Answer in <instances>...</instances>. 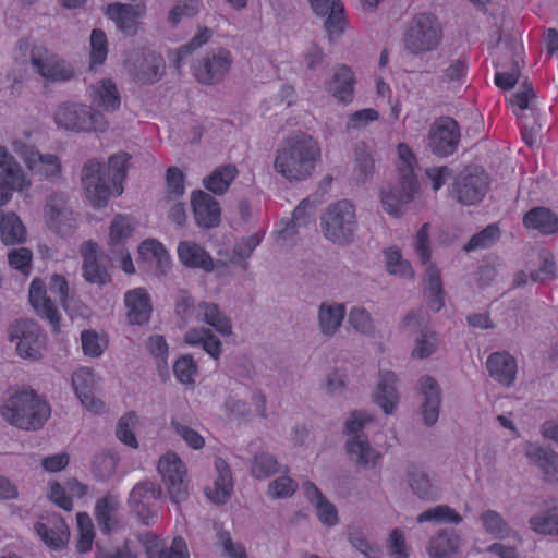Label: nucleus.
Wrapping results in <instances>:
<instances>
[{"mask_svg":"<svg viewBox=\"0 0 558 558\" xmlns=\"http://www.w3.org/2000/svg\"><path fill=\"white\" fill-rule=\"evenodd\" d=\"M345 306L339 304L336 306L322 305L319 308V324L323 333L333 335L340 327L344 318Z\"/></svg>","mask_w":558,"mask_h":558,"instance_id":"09e8293b","label":"nucleus"},{"mask_svg":"<svg viewBox=\"0 0 558 558\" xmlns=\"http://www.w3.org/2000/svg\"><path fill=\"white\" fill-rule=\"evenodd\" d=\"M65 198L61 194L51 195L45 205V218L49 228L53 229L58 233H63L64 220L68 219L71 211H68L65 207Z\"/></svg>","mask_w":558,"mask_h":558,"instance_id":"ea45409f","label":"nucleus"},{"mask_svg":"<svg viewBox=\"0 0 558 558\" xmlns=\"http://www.w3.org/2000/svg\"><path fill=\"white\" fill-rule=\"evenodd\" d=\"M310 4L317 16L327 17L325 28L330 39L343 33L344 5L340 0H310Z\"/></svg>","mask_w":558,"mask_h":558,"instance_id":"aec40b11","label":"nucleus"},{"mask_svg":"<svg viewBox=\"0 0 558 558\" xmlns=\"http://www.w3.org/2000/svg\"><path fill=\"white\" fill-rule=\"evenodd\" d=\"M437 522V523H460L462 521L461 515L451 509L447 505H439L433 508H429L417 517L418 523L424 522Z\"/></svg>","mask_w":558,"mask_h":558,"instance_id":"603ef678","label":"nucleus"},{"mask_svg":"<svg viewBox=\"0 0 558 558\" xmlns=\"http://www.w3.org/2000/svg\"><path fill=\"white\" fill-rule=\"evenodd\" d=\"M202 7V0H178L177 4L169 11L168 22L175 26L184 17L195 16Z\"/></svg>","mask_w":558,"mask_h":558,"instance_id":"e2e57ef3","label":"nucleus"},{"mask_svg":"<svg viewBox=\"0 0 558 558\" xmlns=\"http://www.w3.org/2000/svg\"><path fill=\"white\" fill-rule=\"evenodd\" d=\"M489 375L504 386H511L517 375V361L508 352H494L486 362Z\"/></svg>","mask_w":558,"mask_h":558,"instance_id":"5701e85b","label":"nucleus"},{"mask_svg":"<svg viewBox=\"0 0 558 558\" xmlns=\"http://www.w3.org/2000/svg\"><path fill=\"white\" fill-rule=\"evenodd\" d=\"M239 171L233 165H226L215 169L208 177L204 178L205 189L214 194L222 195L238 177Z\"/></svg>","mask_w":558,"mask_h":558,"instance_id":"a19ab883","label":"nucleus"},{"mask_svg":"<svg viewBox=\"0 0 558 558\" xmlns=\"http://www.w3.org/2000/svg\"><path fill=\"white\" fill-rule=\"evenodd\" d=\"M11 341L17 339L16 351L23 359L38 360L41 356L44 338L40 327L31 319H17L9 330Z\"/></svg>","mask_w":558,"mask_h":558,"instance_id":"9b49d317","label":"nucleus"},{"mask_svg":"<svg viewBox=\"0 0 558 558\" xmlns=\"http://www.w3.org/2000/svg\"><path fill=\"white\" fill-rule=\"evenodd\" d=\"M398 378L393 372L385 371L379 373V380L374 393V401L386 414H390L396 409L399 395L396 389Z\"/></svg>","mask_w":558,"mask_h":558,"instance_id":"cd10ccee","label":"nucleus"},{"mask_svg":"<svg viewBox=\"0 0 558 558\" xmlns=\"http://www.w3.org/2000/svg\"><path fill=\"white\" fill-rule=\"evenodd\" d=\"M460 543L457 533L442 531L432 537L427 550L430 558H456Z\"/></svg>","mask_w":558,"mask_h":558,"instance_id":"4c0bfd02","label":"nucleus"},{"mask_svg":"<svg viewBox=\"0 0 558 558\" xmlns=\"http://www.w3.org/2000/svg\"><path fill=\"white\" fill-rule=\"evenodd\" d=\"M144 60L134 74L135 81L141 84H153L157 82L165 69V61L161 54L148 51L144 53Z\"/></svg>","mask_w":558,"mask_h":558,"instance_id":"79ce46f5","label":"nucleus"},{"mask_svg":"<svg viewBox=\"0 0 558 558\" xmlns=\"http://www.w3.org/2000/svg\"><path fill=\"white\" fill-rule=\"evenodd\" d=\"M303 492L307 500L315 507L319 521L328 526H333L338 522V512L336 507L329 502L319 488L311 481L303 484Z\"/></svg>","mask_w":558,"mask_h":558,"instance_id":"7c9ffc66","label":"nucleus"},{"mask_svg":"<svg viewBox=\"0 0 558 558\" xmlns=\"http://www.w3.org/2000/svg\"><path fill=\"white\" fill-rule=\"evenodd\" d=\"M199 310L203 312L204 320L218 332L223 336L231 333L232 327L230 320L220 312L216 304L202 303L199 304Z\"/></svg>","mask_w":558,"mask_h":558,"instance_id":"864d4df0","label":"nucleus"},{"mask_svg":"<svg viewBox=\"0 0 558 558\" xmlns=\"http://www.w3.org/2000/svg\"><path fill=\"white\" fill-rule=\"evenodd\" d=\"M133 223L131 218L123 215H117L110 226V243L118 245L123 243L132 233Z\"/></svg>","mask_w":558,"mask_h":558,"instance_id":"69168bd1","label":"nucleus"},{"mask_svg":"<svg viewBox=\"0 0 558 558\" xmlns=\"http://www.w3.org/2000/svg\"><path fill=\"white\" fill-rule=\"evenodd\" d=\"M148 558H190L187 545L181 536L172 539L170 547H166L162 539L151 535L145 542Z\"/></svg>","mask_w":558,"mask_h":558,"instance_id":"2f4dec72","label":"nucleus"},{"mask_svg":"<svg viewBox=\"0 0 558 558\" xmlns=\"http://www.w3.org/2000/svg\"><path fill=\"white\" fill-rule=\"evenodd\" d=\"M145 13V4L136 5L125 3H111L107 8V15L116 23L117 27L126 34H134L138 19Z\"/></svg>","mask_w":558,"mask_h":558,"instance_id":"4be33fe9","label":"nucleus"},{"mask_svg":"<svg viewBox=\"0 0 558 558\" xmlns=\"http://www.w3.org/2000/svg\"><path fill=\"white\" fill-rule=\"evenodd\" d=\"M440 38L441 28L437 19L430 13H418L405 33L404 44L408 50L418 53L436 48Z\"/></svg>","mask_w":558,"mask_h":558,"instance_id":"0eeeda50","label":"nucleus"},{"mask_svg":"<svg viewBox=\"0 0 558 558\" xmlns=\"http://www.w3.org/2000/svg\"><path fill=\"white\" fill-rule=\"evenodd\" d=\"M158 472L172 502L180 504L187 495L186 468L173 452H167L158 462Z\"/></svg>","mask_w":558,"mask_h":558,"instance_id":"9d476101","label":"nucleus"},{"mask_svg":"<svg viewBox=\"0 0 558 558\" xmlns=\"http://www.w3.org/2000/svg\"><path fill=\"white\" fill-rule=\"evenodd\" d=\"M81 254L84 259L83 276L92 283L105 284L110 280L106 268L98 262V245L93 241H86L81 245Z\"/></svg>","mask_w":558,"mask_h":558,"instance_id":"b1692460","label":"nucleus"},{"mask_svg":"<svg viewBox=\"0 0 558 558\" xmlns=\"http://www.w3.org/2000/svg\"><path fill=\"white\" fill-rule=\"evenodd\" d=\"M211 37V32L207 27L201 28L196 35L187 43L186 45L180 47L179 49L171 51L169 53V58L172 62V65L177 71H180L186 57H189L194 50L202 47L206 44Z\"/></svg>","mask_w":558,"mask_h":558,"instance_id":"49530a36","label":"nucleus"},{"mask_svg":"<svg viewBox=\"0 0 558 558\" xmlns=\"http://www.w3.org/2000/svg\"><path fill=\"white\" fill-rule=\"evenodd\" d=\"M386 258L387 271L402 278L412 279L414 276L413 268L408 260H404L401 251L398 247H388L384 251Z\"/></svg>","mask_w":558,"mask_h":558,"instance_id":"8fccbe9b","label":"nucleus"},{"mask_svg":"<svg viewBox=\"0 0 558 558\" xmlns=\"http://www.w3.org/2000/svg\"><path fill=\"white\" fill-rule=\"evenodd\" d=\"M178 255L181 263L186 267L201 268L205 271H211L214 268V262L209 253L194 242H180Z\"/></svg>","mask_w":558,"mask_h":558,"instance_id":"c9c22d12","label":"nucleus"},{"mask_svg":"<svg viewBox=\"0 0 558 558\" xmlns=\"http://www.w3.org/2000/svg\"><path fill=\"white\" fill-rule=\"evenodd\" d=\"M31 63L35 72L48 81H68L74 75V70L69 63L49 53L44 47L32 48Z\"/></svg>","mask_w":558,"mask_h":558,"instance_id":"2eb2a0df","label":"nucleus"},{"mask_svg":"<svg viewBox=\"0 0 558 558\" xmlns=\"http://www.w3.org/2000/svg\"><path fill=\"white\" fill-rule=\"evenodd\" d=\"M125 305L128 307V318L131 324L143 325L150 318L153 306L147 291L137 288L125 294Z\"/></svg>","mask_w":558,"mask_h":558,"instance_id":"bb28decb","label":"nucleus"},{"mask_svg":"<svg viewBox=\"0 0 558 558\" xmlns=\"http://www.w3.org/2000/svg\"><path fill=\"white\" fill-rule=\"evenodd\" d=\"M481 522L485 531L495 538H505L510 535L511 530L505 522L502 517L494 511L486 510L480 515Z\"/></svg>","mask_w":558,"mask_h":558,"instance_id":"4d7b16f0","label":"nucleus"},{"mask_svg":"<svg viewBox=\"0 0 558 558\" xmlns=\"http://www.w3.org/2000/svg\"><path fill=\"white\" fill-rule=\"evenodd\" d=\"M0 235L2 242L7 245L22 243L25 240V227L15 213H8L1 216Z\"/></svg>","mask_w":558,"mask_h":558,"instance_id":"37998d69","label":"nucleus"},{"mask_svg":"<svg viewBox=\"0 0 558 558\" xmlns=\"http://www.w3.org/2000/svg\"><path fill=\"white\" fill-rule=\"evenodd\" d=\"M191 206L196 225L199 228L211 229L221 221L220 204L202 190L192 193Z\"/></svg>","mask_w":558,"mask_h":558,"instance_id":"a211bd4d","label":"nucleus"},{"mask_svg":"<svg viewBox=\"0 0 558 558\" xmlns=\"http://www.w3.org/2000/svg\"><path fill=\"white\" fill-rule=\"evenodd\" d=\"M28 299L35 312L46 318L53 327V330L57 331L61 317L54 303L47 296L46 284L41 279H33L29 287Z\"/></svg>","mask_w":558,"mask_h":558,"instance_id":"412c9836","label":"nucleus"},{"mask_svg":"<svg viewBox=\"0 0 558 558\" xmlns=\"http://www.w3.org/2000/svg\"><path fill=\"white\" fill-rule=\"evenodd\" d=\"M161 497V488L153 482L136 484L130 493L129 504L144 525H149L155 517L150 507L153 501Z\"/></svg>","mask_w":558,"mask_h":558,"instance_id":"f3484780","label":"nucleus"},{"mask_svg":"<svg viewBox=\"0 0 558 558\" xmlns=\"http://www.w3.org/2000/svg\"><path fill=\"white\" fill-rule=\"evenodd\" d=\"M0 206L5 205L12 197L13 191H22L31 185L21 166L0 146Z\"/></svg>","mask_w":558,"mask_h":558,"instance_id":"4468645a","label":"nucleus"},{"mask_svg":"<svg viewBox=\"0 0 558 558\" xmlns=\"http://www.w3.org/2000/svg\"><path fill=\"white\" fill-rule=\"evenodd\" d=\"M184 340L191 345H202V348L214 359L218 360L220 355L221 342L209 329L194 328L185 333Z\"/></svg>","mask_w":558,"mask_h":558,"instance_id":"c03bdc74","label":"nucleus"},{"mask_svg":"<svg viewBox=\"0 0 558 558\" xmlns=\"http://www.w3.org/2000/svg\"><path fill=\"white\" fill-rule=\"evenodd\" d=\"M92 102L106 111H114L120 107V95L112 80L102 78L92 86Z\"/></svg>","mask_w":558,"mask_h":558,"instance_id":"e433bc0d","label":"nucleus"},{"mask_svg":"<svg viewBox=\"0 0 558 558\" xmlns=\"http://www.w3.org/2000/svg\"><path fill=\"white\" fill-rule=\"evenodd\" d=\"M49 404L34 390L12 393L0 409L2 417L24 430L40 428L50 416Z\"/></svg>","mask_w":558,"mask_h":558,"instance_id":"7ed1b4c3","label":"nucleus"},{"mask_svg":"<svg viewBox=\"0 0 558 558\" xmlns=\"http://www.w3.org/2000/svg\"><path fill=\"white\" fill-rule=\"evenodd\" d=\"M108 56V39L104 31L95 28L90 34V69L105 63Z\"/></svg>","mask_w":558,"mask_h":558,"instance_id":"6e6d98bb","label":"nucleus"},{"mask_svg":"<svg viewBox=\"0 0 558 558\" xmlns=\"http://www.w3.org/2000/svg\"><path fill=\"white\" fill-rule=\"evenodd\" d=\"M426 282L428 291V306L438 312L445 305L442 282L438 268L435 265H429L426 269Z\"/></svg>","mask_w":558,"mask_h":558,"instance_id":"de8ad7c7","label":"nucleus"},{"mask_svg":"<svg viewBox=\"0 0 558 558\" xmlns=\"http://www.w3.org/2000/svg\"><path fill=\"white\" fill-rule=\"evenodd\" d=\"M354 73L347 65H339L332 78L327 85V89L332 96L342 104H349L354 95Z\"/></svg>","mask_w":558,"mask_h":558,"instance_id":"72a5a7b5","label":"nucleus"},{"mask_svg":"<svg viewBox=\"0 0 558 558\" xmlns=\"http://www.w3.org/2000/svg\"><path fill=\"white\" fill-rule=\"evenodd\" d=\"M278 471V462L269 453H258L252 463V474L256 478H267Z\"/></svg>","mask_w":558,"mask_h":558,"instance_id":"0e129e2a","label":"nucleus"},{"mask_svg":"<svg viewBox=\"0 0 558 558\" xmlns=\"http://www.w3.org/2000/svg\"><path fill=\"white\" fill-rule=\"evenodd\" d=\"M13 150L33 174H38L49 180L60 177L61 163L56 155L40 154L34 146L19 141L13 143Z\"/></svg>","mask_w":558,"mask_h":558,"instance_id":"ddd939ff","label":"nucleus"},{"mask_svg":"<svg viewBox=\"0 0 558 558\" xmlns=\"http://www.w3.org/2000/svg\"><path fill=\"white\" fill-rule=\"evenodd\" d=\"M119 502L116 497L106 495L99 498L95 506V518L105 535H110L117 525L114 514L118 510Z\"/></svg>","mask_w":558,"mask_h":558,"instance_id":"58836bf2","label":"nucleus"},{"mask_svg":"<svg viewBox=\"0 0 558 558\" xmlns=\"http://www.w3.org/2000/svg\"><path fill=\"white\" fill-rule=\"evenodd\" d=\"M137 423V415L135 412H128L118 422L117 425V437L120 441L131 448H137L138 442L133 433V427Z\"/></svg>","mask_w":558,"mask_h":558,"instance_id":"052dcab7","label":"nucleus"},{"mask_svg":"<svg viewBox=\"0 0 558 558\" xmlns=\"http://www.w3.org/2000/svg\"><path fill=\"white\" fill-rule=\"evenodd\" d=\"M522 222L526 229L537 231L543 235L558 232V216L546 207L531 208L524 214Z\"/></svg>","mask_w":558,"mask_h":558,"instance_id":"c85d7f7f","label":"nucleus"},{"mask_svg":"<svg viewBox=\"0 0 558 558\" xmlns=\"http://www.w3.org/2000/svg\"><path fill=\"white\" fill-rule=\"evenodd\" d=\"M56 123L75 132H104L107 126L105 116L81 104H62L54 113Z\"/></svg>","mask_w":558,"mask_h":558,"instance_id":"423d86ee","label":"nucleus"},{"mask_svg":"<svg viewBox=\"0 0 558 558\" xmlns=\"http://www.w3.org/2000/svg\"><path fill=\"white\" fill-rule=\"evenodd\" d=\"M412 490L422 499H435L437 490L430 484L429 478L422 472H413L409 478Z\"/></svg>","mask_w":558,"mask_h":558,"instance_id":"338daca9","label":"nucleus"},{"mask_svg":"<svg viewBox=\"0 0 558 558\" xmlns=\"http://www.w3.org/2000/svg\"><path fill=\"white\" fill-rule=\"evenodd\" d=\"M489 187V177L477 166L465 167L452 183L451 193L463 205L480 203Z\"/></svg>","mask_w":558,"mask_h":558,"instance_id":"6e6552de","label":"nucleus"},{"mask_svg":"<svg viewBox=\"0 0 558 558\" xmlns=\"http://www.w3.org/2000/svg\"><path fill=\"white\" fill-rule=\"evenodd\" d=\"M315 205L308 198L303 199L293 210L292 218L289 221H281L282 228L277 230L281 240H287L296 233V230L314 222Z\"/></svg>","mask_w":558,"mask_h":558,"instance_id":"473e14b6","label":"nucleus"},{"mask_svg":"<svg viewBox=\"0 0 558 558\" xmlns=\"http://www.w3.org/2000/svg\"><path fill=\"white\" fill-rule=\"evenodd\" d=\"M319 158L320 149L316 141L300 132L289 137L278 151L275 168L288 180H305Z\"/></svg>","mask_w":558,"mask_h":558,"instance_id":"f03ea898","label":"nucleus"},{"mask_svg":"<svg viewBox=\"0 0 558 558\" xmlns=\"http://www.w3.org/2000/svg\"><path fill=\"white\" fill-rule=\"evenodd\" d=\"M215 466L218 472V477L215 480L213 487H207L205 493L208 499L214 504L221 505L229 499L232 493L233 480L231 470L223 459L217 458L215 460Z\"/></svg>","mask_w":558,"mask_h":558,"instance_id":"c756f323","label":"nucleus"},{"mask_svg":"<svg viewBox=\"0 0 558 558\" xmlns=\"http://www.w3.org/2000/svg\"><path fill=\"white\" fill-rule=\"evenodd\" d=\"M400 180L398 186L383 191L381 203L384 209L391 216L398 217L403 206L409 204L417 192L418 183L414 173L415 155L409 145L400 143L397 147Z\"/></svg>","mask_w":558,"mask_h":558,"instance_id":"20e7f679","label":"nucleus"},{"mask_svg":"<svg viewBox=\"0 0 558 558\" xmlns=\"http://www.w3.org/2000/svg\"><path fill=\"white\" fill-rule=\"evenodd\" d=\"M500 235L497 225H488L481 232L474 234L464 246L465 252L492 246Z\"/></svg>","mask_w":558,"mask_h":558,"instance_id":"680f3d73","label":"nucleus"},{"mask_svg":"<svg viewBox=\"0 0 558 558\" xmlns=\"http://www.w3.org/2000/svg\"><path fill=\"white\" fill-rule=\"evenodd\" d=\"M526 456L546 476L549 477L558 474V454L553 450L530 445L526 450Z\"/></svg>","mask_w":558,"mask_h":558,"instance_id":"a18cd8bd","label":"nucleus"},{"mask_svg":"<svg viewBox=\"0 0 558 558\" xmlns=\"http://www.w3.org/2000/svg\"><path fill=\"white\" fill-rule=\"evenodd\" d=\"M78 539L76 548L80 553H87L92 549L95 538V529L90 517L86 512L76 514Z\"/></svg>","mask_w":558,"mask_h":558,"instance_id":"5fc2aeb1","label":"nucleus"},{"mask_svg":"<svg viewBox=\"0 0 558 558\" xmlns=\"http://www.w3.org/2000/svg\"><path fill=\"white\" fill-rule=\"evenodd\" d=\"M539 268L530 272L533 282H544L554 278L557 272V263L554 253L547 248L539 250L537 254Z\"/></svg>","mask_w":558,"mask_h":558,"instance_id":"3c124183","label":"nucleus"},{"mask_svg":"<svg viewBox=\"0 0 558 558\" xmlns=\"http://www.w3.org/2000/svg\"><path fill=\"white\" fill-rule=\"evenodd\" d=\"M72 386L82 405L94 414L105 411V403L94 397L95 375L90 368L82 367L74 372Z\"/></svg>","mask_w":558,"mask_h":558,"instance_id":"6ab92c4d","label":"nucleus"},{"mask_svg":"<svg viewBox=\"0 0 558 558\" xmlns=\"http://www.w3.org/2000/svg\"><path fill=\"white\" fill-rule=\"evenodd\" d=\"M173 372L177 379L182 384H193L194 375L196 373V364L190 355H182L179 357L174 365Z\"/></svg>","mask_w":558,"mask_h":558,"instance_id":"774afa93","label":"nucleus"},{"mask_svg":"<svg viewBox=\"0 0 558 558\" xmlns=\"http://www.w3.org/2000/svg\"><path fill=\"white\" fill-rule=\"evenodd\" d=\"M355 227V208L347 199L331 204L322 217L324 235L335 243L348 242L352 238Z\"/></svg>","mask_w":558,"mask_h":558,"instance_id":"39448f33","label":"nucleus"},{"mask_svg":"<svg viewBox=\"0 0 558 558\" xmlns=\"http://www.w3.org/2000/svg\"><path fill=\"white\" fill-rule=\"evenodd\" d=\"M460 135V126L453 118L440 117L430 128L428 144L435 155L447 157L457 150Z\"/></svg>","mask_w":558,"mask_h":558,"instance_id":"f8f14e48","label":"nucleus"},{"mask_svg":"<svg viewBox=\"0 0 558 558\" xmlns=\"http://www.w3.org/2000/svg\"><path fill=\"white\" fill-rule=\"evenodd\" d=\"M421 392L424 396L422 415L427 426L434 425L439 416L440 390L432 376H423L420 380Z\"/></svg>","mask_w":558,"mask_h":558,"instance_id":"a878e982","label":"nucleus"},{"mask_svg":"<svg viewBox=\"0 0 558 558\" xmlns=\"http://www.w3.org/2000/svg\"><path fill=\"white\" fill-rule=\"evenodd\" d=\"M373 418L362 412H353L345 423V434L351 436L347 441V451L354 457L361 466H374L380 459V454L371 448L367 438H361L360 432L364 425Z\"/></svg>","mask_w":558,"mask_h":558,"instance_id":"1a4fd4ad","label":"nucleus"},{"mask_svg":"<svg viewBox=\"0 0 558 558\" xmlns=\"http://www.w3.org/2000/svg\"><path fill=\"white\" fill-rule=\"evenodd\" d=\"M35 531L40 539L52 549H61L68 542L69 530L64 520L52 515L47 523L37 522Z\"/></svg>","mask_w":558,"mask_h":558,"instance_id":"393cba45","label":"nucleus"},{"mask_svg":"<svg viewBox=\"0 0 558 558\" xmlns=\"http://www.w3.org/2000/svg\"><path fill=\"white\" fill-rule=\"evenodd\" d=\"M530 525L538 534L558 535V508H553L547 514L532 517Z\"/></svg>","mask_w":558,"mask_h":558,"instance_id":"bf43d9fd","label":"nucleus"},{"mask_svg":"<svg viewBox=\"0 0 558 558\" xmlns=\"http://www.w3.org/2000/svg\"><path fill=\"white\" fill-rule=\"evenodd\" d=\"M140 258L149 264H155L158 276L166 275L170 268V255L163 244L155 239H146L138 246Z\"/></svg>","mask_w":558,"mask_h":558,"instance_id":"f704fd0d","label":"nucleus"},{"mask_svg":"<svg viewBox=\"0 0 558 558\" xmlns=\"http://www.w3.org/2000/svg\"><path fill=\"white\" fill-rule=\"evenodd\" d=\"M130 158L128 153L120 151L109 158L107 168L97 160L85 163L82 182L93 207H105L111 196L123 193Z\"/></svg>","mask_w":558,"mask_h":558,"instance_id":"f257e3e1","label":"nucleus"},{"mask_svg":"<svg viewBox=\"0 0 558 558\" xmlns=\"http://www.w3.org/2000/svg\"><path fill=\"white\" fill-rule=\"evenodd\" d=\"M231 63L230 52L220 48L216 52L207 53L194 63L192 65L193 75L197 82L211 85L222 80L228 73Z\"/></svg>","mask_w":558,"mask_h":558,"instance_id":"dca6fc26","label":"nucleus"},{"mask_svg":"<svg viewBox=\"0 0 558 558\" xmlns=\"http://www.w3.org/2000/svg\"><path fill=\"white\" fill-rule=\"evenodd\" d=\"M374 172V159L364 143L355 148L354 175L357 182H365Z\"/></svg>","mask_w":558,"mask_h":558,"instance_id":"13d9d810","label":"nucleus"}]
</instances>
